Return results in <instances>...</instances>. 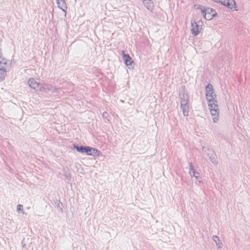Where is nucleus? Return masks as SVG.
<instances>
[{
	"mask_svg": "<svg viewBox=\"0 0 250 250\" xmlns=\"http://www.w3.org/2000/svg\"><path fill=\"white\" fill-rule=\"evenodd\" d=\"M202 12L205 18L207 20H211L217 15L215 10L209 7L204 8L202 10Z\"/></svg>",
	"mask_w": 250,
	"mask_h": 250,
	"instance_id": "obj_1",
	"label": "nucleus"
},
{
	"mask_svg": "<svg viewBox=\"0 0 250 250\" xmlns=\"http://www.w3.org/2000/svg\"><path fill=\"white\" fill-rule=\"evenodd\" d=\"M206 96L208 102L215 100L216 96L214 94L212 85L210 84H208L206 86Z\"/></svg>",
	"mask_w": 250,
	"mask_h": 250,
	"instance_id": "obj_2",
	"label": "nucleus"
},
{
	"mask_svg": "<svg viewBox=\"0 0 250 250\" xmlns=\"http://www.w3.org/2000/svg\"><path fill=\"white\" fill-rule=\"evenodd\" d=\"M218 2L221 3L231 10H236L235 7V2L234 0H220Z\"/></svg>",
	"mask_w": 250,
	"mask_h": 250,
	"instance_id": "obj_3",
	"label": "nucleus"
},
{
	"mask_svg": "<svg viewBox=\"0 0 250 250\" xmlns=\"http://www.w3.org/2000/svg\"><path fill=\"white\" fill-rule=\"evenodd\" d=\"M201 27L197 22H194L191 23V31L194 35L196 36L198 35L201 30Z\"/></svg>",
	"mask_w": 250,
	"mask_h": 250,
	"instance_id": "obj_4",
	"label": "nucleus"
},
{
	"mask_svg": "<svg viewBox=\"0 0 250 250\" xmlns=\"http://www.w3.org/2000/svg\"><path fill=\"white\" fill-rule=\"evenodd\" d=\"M85 153L88 155L95 156L97 155L99 156L101 154V152L96 149L94 148L91 147L89 146H87V148Z\"/></svg>",
	"mask_w": 250,
	"mask_h": 250,
	"instance_id": "obj_5",
	"label": "nucleus"
},
{
	"mask_svg": "<svg viewBox=\"0 0 250 250\" xmlns=\"http://www.w3.org/2000/svg\"><path fill=\"white\" fill-rule=\"evenodd\" d=\"M208 102L209 110L219 109L217 104V101L216 99Z\"/></svg>",
	"mask_w": 250,
	"mask_h": 250,
	"instance_id": "obj_6",
	"label": "nucleus"
},
{
	"mask_svg": "<svg viewBox=\"0 0 250 250\" xmlns=\"http://www.w3.org/2000/svg\"><path fill=\"white\" fill-rule=\"evenodd\" d=\"M214 122H217L219 120V109L209 110Z\"/></svg>",
	"mask_w": 250,
	"mask_h": 250,
	"instance_id": "obj_7",
	"label": "nucleus"
},
{
	"mask_svg": "<svg viewBox=\"0 0 250 250\" xmlns=\"http://www.w3.org/2000/svg\"><path fill=\"white\" fill-rule=\"evenodd\" d=\"M123 60L126 66L131 65L133 62L132 59L127 54H125L124 51H123Z\"/></svg>",
	"mask_w": 250,
	"mask_h": 250,
	"instance_id": "obj_8",
	"label": "nucleus"
},
{
	"mask_svg": "<svg viewBox=\"0 0 250 250\" xmlns=\"http://www.w3.org/2000/svg\"><path fill=\"white\" fill-rule=\"evenodd\" d=\"M28 83L30 87L33 89H38L39 87V83L33 78L29 80Z\"/></svg>",
	"mask_w": 250,
	"mask_h": 250,
	"instance_id": "obj_9",
	"label": "nucleus"
},
{
	"mask_svg": "<svg viewBox=\"0 0 250 250\" xmlns=\"http://www.w3.org/2000/svg\"><path fill=\"white\" fill-rule=\"evenodd\" d=\"M58 7L63 11L66 9V6L64 0H57Z\"/></svg>",
	"mask_w": 250,
	"mask_h": 250,
	"instance_id": "obj_10",
	"label": "nucleus"
},
{
	"mask_svg": "<svg viewBox=\"0 0 250 250\" xmlns=\"http://www.w3.org/2000/svg\"><path fill=\"white\" fill-rule=\"evenodd\" d=\"M145 5L147 6L148 9H151L153 7V3L151 0H143Z\"/></svg>",
	"mask_w": 250,
	"mask_h": 250,
	"instance_id": "obj_11",
	"label": "nucleus"
},
{
	"mask_svg": "<svg viewBox=\"0 0 250 250\" xmlns=\"http://www.w3.org/2000/svg\"><path fill=\"white\" fill-rule=\"evenodd\" d=\"M6 75V69L3 68L2 66L0 68V80H2Z\"/></svg>",
	"mask_w": 250,
	"mask_h": 250,
	"instance_id": "obj_12",
	"label": "nucleus"
},
{
	"mask_svg": "<svg viewBox=\"0 0 250 250\" xmlns=\"http://www.w3.org/2000/svg\"><path fill=\"white\" fill-rule=\"evenodd\" d=\"M75 148L76 149H77V150L79 152H82V153H83V152H86V149L87 148V146H75Z\"/></svg>",
	"mask_w": 250,
	"mask_h": 250,
	"instance_id": "obj_13",
	"label": "nucleus"
},
{
	"mask_svg": "<svg viewBox=\"0 0 250 250\" xmlns=\"http://www.w3.org/2000/svg\"><path fill=\"white\" fill-rule=\"evenodd\" d=\"M22 208V206L21 205H19L18 206V208H17V209H18V210H21V208Z\"/></svg>",
	"mask_w": 250,
	"mask_h": 250,
	"instance_id": "obj_14",
	"label": "nucleus"
},
{
	"mask_svg": "<svg viewBox=\"0 0 250 250\" xmlns=\"http://www.w3.org/2000/svg\"><path fill=\"white\" fill-rule=\"evenodd\" d=\"M214 1L218 2V1H219L220 0H213Z\"/></svg>",
	"mask_w": 250,
	"mask_h": 250,
	"instance_id": "obj_15",
	"label": "nucleus"
}]
</instances>
